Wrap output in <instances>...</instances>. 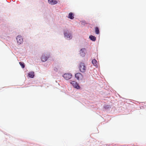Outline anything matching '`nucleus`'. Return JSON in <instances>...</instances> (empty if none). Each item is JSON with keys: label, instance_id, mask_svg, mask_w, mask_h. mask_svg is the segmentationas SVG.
<instances>
[{"label": "nucleus", "instance_id": "16", "mask_svg": "<svg viewBox=\"0 0 146 146\" xmlns=\"http://www.w3.org/2000/svg\"><path fill=\"white\" fill-rule=\"evenodd\" d=\"M54 70H55V71H57L58 70V68L57 67H55L54 68Z\"/></svg>", "mask_w": 146, "mask_h": 146}, {"label": "nucleus", "instance_id": "5", "mask_svg": "<svg viewBox=\"0 0 146 146\" xmlns=\"http://www.w3.org/2000/svg\"><path fill=\"white\" fill-rule=\"evenodd\" d=\"M71 84L74 87L77 89H80V87L78 84L76 82L74 81H73L71 82Z\"/></svg>", "mask_w": 146, "mask_h": 146}, {"label": "nucleus", "instance_id": "6", "mask_svg": "<svg viewBox=\"0 0 146 146\" xmlns=\"http://www.w3.org/2000/svg\"><path fill=\"white\" fill-rule=\"evenodd\" d=\"M86 49L85 48H82L80 49V54L82 57H83L85 56V52L86 51Z\"/></svg>", "mask_w": 146, "mask_h": 146}, {"label": "nucleus", "instance_id": "4", "mask_svg": "<svg viewBox=\"0 0 146 146\" xmlns=\"http://www.w3.org/2000/svg\"><path fill=\"white\" fill-rule=\"evenodd\" d=\"M75 78L78 80H82L83 78V76L80 73H77L75 74Z\"/></svg>", "mask_w": 146, "mask_h": 146}, {"label": "nucleus", "instance_id": "17", "mask_svg": "<svg viewBox=\"0 0 146 146\" xmlns=\"http://www.w3.org/2000/svg\"><path fill=\"white\" fill-rule=\"evenodd\" d=\"M57 67H58V68H59V66H57Z\"/></svg>", "mask_w": 146, "mask_h": 146}, {"label": "nucleus", "instance_id": "11", "mask_svg": "<svg viewBox=\"0 0 146 146\" xmlns=\"http://www.w3.org/2000/svg\"><path fill=\"white\" fill-rule=\"evenodd\" d=\"M92 62V63L93 64V65L94 66H96V67H97L98 66V65H97V61L96 59H94L93 60Z\"/></svg>", "mask_w": 146, "mask_h": 146}, {"label": "nucleus", "instance_id": "2", "mask_svg": "<svg viewBox=\"0 0 146 146\" xmlns=\"http://www.w3.org/2000/svg\"><path fill=\"white\" fill-rule=\"evenodd\" d=\"M16 39L18 44H20L23 43V39L21 36H18L17 37Z\"/></svg>", "mask_w": 146, "mask_h": 146}, {"label": "nucleus", "instance_id": "13", "mask_svg": "<svg viewBox=\"0 0 146 146\" xmlns=\"http://www.w3.org/2000/svg\"><path fill=\"white\" fill-rule=\"evenodd\" d=\"M89 38L91 40L93 41H95L96 40V37L92 35L90 36Z\"/></svg>", "mask_w": 146, "mask_h": 146}, {"label": "nucleus", "instance_id": "7", "mask_svg": "<svg viewBox=\"0 0 146 146\" xmlns=\"http://www.w3.org/2000/svg\"><path fill=\"white\" fill-rule=\"evenodd\" d=\"M65 37L69 39H71L72 38V36L71 34L67 33V32H65L64 34Z\"/></svg>", "mask_w": 146, "mask_h": 146}, {"label": "nucleus", "instance_id": "12", "mask_svg": "<svg viewBox=\"0 0 146 146\" xmlns=\"http://www.w3.org/2000/svg\"><path fill=\"white\" fill-rule=\"evenodd\" d=\"M68 18L71 19L74 18V15L72 13L70 12L69 14Z\"/></svg>", "mask_w": 146, "mask_h": 146}, {"label": "nucleus", "instance_id": "9", "mask_svg": "<svg viewBox=\"0 0 146 146\" xmlns=\"http://www.w3.org/2000/svg\"><path fill=\"white\" fill-rule=\"evenodd\" d=\"M48 3L51 5H54L57 3V1L56 0H48Z\"/></svg>", "mask_w": 146, "mask_h": 146}, {"label": "nucleus", "instance_id": "8", "mask_svg": "<svg viewBox=\"0 0 146 146\" xmlns=\"http://www.w3.org/2000/svg\"><path fill=\"white\" fill-rule=\"evenodd\" d=\"M49 57H46L44 55H43L41 58V59L42 61L45 62L46 61Z\"/></svg>", "mask_w": 146, "mask_h": 146}, {"label": "nucleus", "instance_id": "3", "mask_svg": "<svg viewBox=\"0 0 146 146\" xmlns=\"http://www.w3.org/2000/svg\"><path fill=\"white\" fill-rule=\"evenodd\" d=\"M63 77L66 80H68L72 78V75L70 73H65L63 75Z\"/></svg>", "mask_w": 146, "mask_h": 146}, {"label": "nucleus", "instance_id": "14", "mask_svg": "<svg viewBox=\"0 0 146 146\" xmlns=\"http://www.w3.org/2000/svg\"><path fill=\"white\" fill-rule=\"evenodd\" d=\"M95 32L96 34H98L99 33V30L98 27H96L95 28Z\"/></svg>", "mask_w": 146, "mask_h": 146}, {"label": "nucleus", "instance_id": "15", "mask_svg": "<svg viewBox=\"0 0 146 146\" xmlns=\"http://www.w3.org/2000/svg\"><path fill=\"white\" fill-rule=\"evenodd\" d=\"M19 63L22 68H24L25 67V65L24 63L20 62Z\"/></svg>", "mask_w": 146, "mask_h": 146}, {"label": "nucleus", "instance_id": "10", "mask_svg": "<svg viewBox=\"0 0 146 146\" xmlns=\"http://www.w3.org/2000/svg\"><path fill=\"white\" fill-rule=\"evenodd\" d=\"M28 76L29 77L31 78H33L34 77V72H30L28 74Z\"/></svg>", "mask_w": 146, "mask_h": 146}, {"label": "nucleus", "instance_id": "1", "mask_svg": "<svg viewBox=\"0 0 146 146\" xmlns=\"http://www.w3.org/2000/svg\"><path fill=\"white\" fill-rule=\"evenodd\" d=\"M78 68L80 71L82 72H85L86 70V66L85 64L83 62H80L78 64Z\"/></svg>", "mask_w": 146, "mask_h": 146}]
</instances>
